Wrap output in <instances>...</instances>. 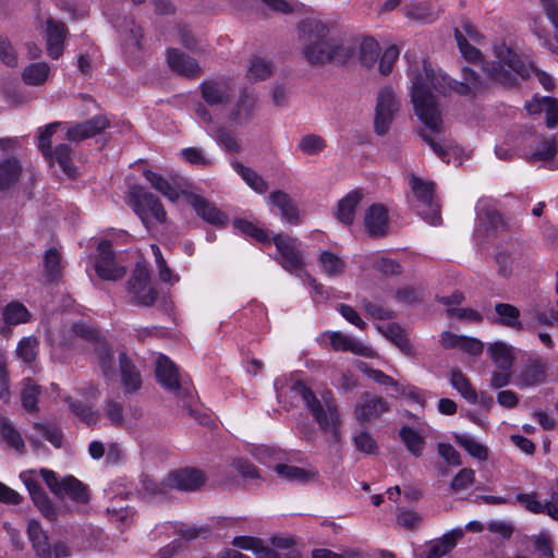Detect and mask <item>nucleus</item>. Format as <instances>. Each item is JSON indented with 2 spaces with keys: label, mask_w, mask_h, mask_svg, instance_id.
<instances>
[{
  "label": "nucleus",
  "mask_w": 558,
  "mask_h": 558,
  "mask_svg": "<svg viewBox=\"0 0 558 558\" xmlns=\"http://www.w3.org/2000/svg\"><path fill=\"white\" fill-rule=\"evenodd\" d=\"M408 75L411 81V100L417 118L433 132L442 130L441 109L437 96L446 95L453 89L460 95L476 92L482 83L478 75L469 68L463 69L465 82L459 83L449 80L442 73H436L425 59H414L409 63Z\"/></svg>",
  "instance_id": "f257e3e1"
},
{
  "label": "nucleus",
  "mask_w": 558,
  "mask_h": 558,
  "mask_svg": "<svg viewBox=\"0 0 558 558\" xmlns=\"http://www.w3.org/2000/svg\"><path fill=\"white\" fill-rule=\"evenodd\" d=\"M292 390L302 398L306 410L317 423L319 429L328 436V441L340 440L341 417L337 400L329 389L314 392L302 381H295Z\"/></svg>",
  "instance_id": "f03ea898"
},
{
  "label": "nucleus",
  "mask_w": 558,
  "mask_h": 558,
  "mask_svg": "<svg viewBox=\"0 0 558 558\" xmlns=\"http://www.w3.org/2000/svg\"><path fill=\"white\" fill-rule=\"evenodd\" d=\"M495 56L498 59L497 62L487 63L483 66V71L492 80L511 86L515 83V74L522 78L534 74L545 89L554 87V80L549 74L532 64H524L519 56L505 44L495 46Z\"/></svg>",
  "instance_id": "7ed1b4c3"
},
{
  "label": "nucleus",
  "mask_w": 558,
  "mask_h": 558,
  "mask_svg": "<svg viewBox=\"0 0 558 558\" xmlns=\"http://www.w3.org/2000/svg\"><path fill=\"white\" fill-rule=\"evenodd\" d=\"M299 37L303 41V52L312 64H322L340 59L343 49L336 43L327 40L328 26L317 19H305L299 24Z\"/></svg>",
  "instance_id": "20e7f679"
},
{
  "label": "nucleus",
  "mask_w": 558,
  "mask_h": 558,
  "mask_svg": "<svg viewBox=\"0 0 558 558\" xmlns=\"http://www.w3.org/2000/svg\"><path fill=\"white\" fill-rule=\"evenodd\" d=\"M130 201L135 214L141 218L146 228H149L153 223H163L166 221L167 213L159 197L143 186H132Z\"/></svg>",
  "instance_id": "39448f33"
},
{
  "label": "nucleus",
  "mask_w": 558,
  "mask_h": 558,
  "mask_svg": "<svg viewBox=\"0 0 558 558\" xmlns=\"http://www.w3.org/2000/svg\"><path fill=\"white\" fill-rule=\"evenodd\" d=\"M272 242L280 255L278 262L282 268L302 278L307 271L304 269L305 260L301 243L296 239L283 234L275 235Z\"/></svg>",
  "instance_id": "423d86ee"
},
{
  "label": "nucleus",
  "mask_w": 558,
  "mask_h": 558,
  "mask_svg": "<svg viewBox=\"0 0 558 558\" xmlns=\"http://www.w3.org/2000/svg\"><path fill=\"white\" fill-rule=\"evenodd\" d=\"M128 292L131 302L135 305L150 306L157 299V291L150 283V275L147 267L137 265L128 280Z\"/></svg>",
  "instance_id": "0eeeda50"
},
{
  "label": "nucleus",
  "mask_w": 558,
  "mask_h": 558,
  "mask_svg": "<svg viewBox=\"0 0 558 558\" xmlns=\"http://www.w3.org/2000/svg\"><path fill=\"white\" fill-rule=\"evenodd\" d=\"M409 185L423 206L427 207V210H422L420 214L430 225L437 226L441 221L439 209L434 204V189L435 184L432 181H424L415 174L409 175Z\"/></svg>",
  "instance_id": "6e6552de"
},
{
  "label": "nucleus",
  "mask_w": 558,
  "mask_h": 558,
  "mask_svg": "<svg viewBox=\"0 0 558 558\" xmlns=\"http://www.w3.org/2000/svg\"><path fill=\"white\" fill-rule=\"evenodd\" d=\"M72 331L84 339L95 341L94 351L96 353L98 364L102 374L110 378L113 376L112 366V352L107 342L98 339V332L84 323H75L72 326Z\"/></svg>",
  "instance_id": "1a4fd4ad"
},
{
  "label": "nucleus",
  "mask_w": 558,
  "mask_h": 558,
  "mask_svg": "<svg viewBox=\"0 0 558 558\" xmlns=\"http://www.w3.org/2000/svg\"><path fill=\"white\" fill-rule=\"evenodd\" d=\"M476 221L477 225L474 233L477 236H490L504 228L502 218L489 198L478 199L476 204Z\"/></svg>",
  "instance_id": "9d476101"
},
{
  "label": "nucleus",
  "mask_w": 558,
  "mask_h": 558,
  "mask_svg": "<svg viewBox=\"0 0 558 558\" xmlns=\"http://www.w3.org/2000/svg\"><path fill=\"white\" fill-rule=\"evenodd\" d=\"M399 110V101L390 87H384L378 92L375 111V131L379 135L387 133L396 112Z\"/></svg>",
  "instance_id": "9b49d317"
},
{
  "label": "nucleus",
  "mask_w": 558,
  "mask_h": 558,
  "mask_svg": "<svg viewBox=\"0 0 558 558\" xmlns=\"http://www.w3.org/2000/svg\"><path fill=\"white\" fill-rule=\"evenodd\" d=\"M156 377L168 392L181 399L187 397V389L182 383L177 366L165 355H159L156 360Z\"/></svg>",
  "instance_id": "f8f14e48"
},
{
  "label": "nucleus",
  "mask_w": 558,
  "mask_h": 558,
  "mask_svg": "<svg viewBox=\"0 0 558 558\" xmlns=\"http://www.w3.org/2000/svg\"><path fill=\"white\" fill-rule=\"evenodd\" d=\"M206 480L203 471L195 468H183L171 471L166 477V485L182 492H195L205 485Z\"/></svg>",
  "instance_id": "ddd939ff"
},
{
  "label": "nucleus",
  "mask_w": 558,
  "mask_h": 558,
  "mask_svg": "<svg viewBox=\"0 0 558 558\" xmlns=\"http://www.w3.org/2000/svg\"><path fill=\"white\" fill-rule=\"evenodd\" d=\"M95 270L104 280H119L126 272L125 267L116 262L111 244L108 241H102L98 245Z\"/></svg>",
  "instance_id": "4468645a"
},
{
  "label": "nucleus",
  "mask_w": 558,
  "mask_h": 558,
  "mask_svg": "<svg viewBox=\"0 0 558 558\" xmlns=\"http://www.w3.org/2000/svg\"><path fill=\"white\" fill-rule=\"evenodd\" d=\"M104 414L113 426L126 429L133 428L143 415L140 408L130 407L124 410L121 403L111 399L106 401Z\"/></svg>",
  "instance_id": "2eb2a0df"
},
{
  "label": "nucleus",
  "mask_w": 558,
  "mask_h": 558,
  "mask_svg": "<svg viewBox=\"0 0 558 558\" xmlns=\"http://www.w3.org/2000/svg\"><path fill=\"white\" fill-rule=\"evenodd\" d=\"M390 410L388 401L376 395L364 393L356 404L354 415L360 422H373Z\"/></svg>",
  "instance_id": "dca6fc26"
},
{
  "label": "nucleus",
  "mask_w": 558,
  "mask_h": 558,
  "mask_svg": "<svg viewBox=\"0 0 558 558\" xmlns=\"http://www.w3.org/2000/svg\"><path fill=\"white\" fill-rule=\"evenodd\" d=\"M202 98L209 106L225 105L230 101L233 88L228 78L206 80L199 85Z\"/></svg>",
  "instance_id": "f3484780"
},
{
  "label": "nucleus",
  "mask_w": 558,
  "mask_h": 558,
  "mask_svg": "<svg viewBox=\"0 0 558 558\" xmlns=\"http://www.w3.org/2000/svg\"><path fill=\"white\" fill-rule=\"evenodd\" d=\"M143 177L154 190L172 203L177 202L184 193L181 181L175 177L168 180L160 173L150 169H144Z\"/></svg>",
  "instance_id": "a211bd4d"
},
{
  "label": "nucleus",
  "mask_w": 558,
  "mask_h": 558,
  "mask_svg": "<svg viewBox=\"0 0 558 558\" xmlns=\"http://www.w3.org/2000/svg\"><path fill=\"white\" fill-rule=\"evenodd\" d=\"M364 226L372 238H384L389 232L388 209L383 204H373L366 209Z\"/></svg>",
  "instance_id": "6ab92c4d"
},
{
  "label": "nucleus",
  "mask_w": 558,
  "mask_h": 558,
  "mask_svg": "<svg viewBox=\"0 0 558 558\" xmlns=\"http://www.w3.org/2000/svg\"><path fill=\"white\" fill-rule=\"evenodd\" d=\"M167 63L173 72L185 77L192 78L202 74V69L197 61L175 48L167 50Z\"/></svg>",
  "instance_id": "aec40b11"
},
{
  "label": "nucleus",
  "mask_w": 558,
  "mask_h": 558,
  "mask_svg": "<svg viewBox=\"0 0 558 558\" xmlns=\"http://www.w3.org/2000/svg\"><path fill=\"white\" fill-rule=\"evenodd\" d=\"M109 125L105 116H95L92 119L74 124L66 131V138L71 142H81L102 132Z\"/></svg>",
  "instance_id": "412c9836"
},
{
  "label": "nucleus",
  "mask_w": 558,
  "mask_h": 558,
  "mask_svg": "<svg viewBox=\"0 0 558 558\" xmlns=\"http://www.w3.org/2000/svg\"><path fill=\"white\" fill-rule=\"evenodd\" d=\"M378 331L391 341L404 355L415 357L417 351L408 337L405 330L396 323H389L377 327Z\"/></svg>",
  "instance_id": "4be33fe9"
},
{
  "label": "nucleus",
  "mask_w": 558,
  "mask_h": 558,
  "mask_svg": "<svg viewBox=\"0 0 558 558\" xmlns=\"http://www.w3.org/2000/svg\"><path fill=\"white\" fill-rule=\"evenodd\" d=\"M439 342L445 349H460L475 356L482 354L484 350V343L481 340L450 331H444L440 335Z\"/></svg>",
  "instance_id": "5701e85b"
},
{
  "label": "nucleus",
  "mask_w": 558,
  "mask_h": 558,
  "mask_svg": "<svg viewBox=\"0 0 558 558\" xmlns=\"http://www.w3.org/2000/svg\"><path fill=\"white\" fill-rule=\"evenodd\" d=\"M326 336L329 338L330 344L336 351H350L354 354L366 357L375 356V352L371 347L353 339L348 335L339 331H329L326 333Z\"/></svg>",
  "instance_id": "b1692460"
},
{
  "label": "nucleus",
  "mask_w": 558,
  "mask_h": 558,
  "mask_svg": "<svg viewBox=\"0 0 558 558\" xmlns=\"http://www.w3.org/2000/svg\"><path fill=\"white\" fill-rule=\"evenodd\" d=\"M66 36V27L65 25L53 19L47 20V28H46V44L48 54L58 59L62 56L64 50V39Z\"/></svg>",
  "instance_id": "393cba45"
},
{
  "label": "nucleus",
  "mask_w": 558,
  "mask_h": 558,
  "mask_svg": "<svg viewBox=\"0 0 558 558\" xmlns=\"http://www.w3.org/2000/svg\"><path fill=\"white\" fill-rule=\"evenodd\" d=\"M530 148L525 150V157L531 161H546L557 154V145L554 138L538 137L531 135L527 138Z\"/></svg>",
  "instance_id": "a878e982"
},
{
  "label": "nucleus",
  "mask_w": 558,
  "mask_h": 558,
  "mask_svg": "<svg viewBox=\"0 0 558 558\" xmlns=\"http://www.w3.org/2000/svg\"><path fill=\"white\" fill-rule=\"evenodd\" d=\"M464 536V530L461 527L452 529L441 537L435 539L427 546L425 558H441L450 553L458 541Z\"/></svg>",
  "instance_id": "bb28decb"
},
{
  "label": "nucleus",
  "mask_w": 558,
  "mask_h": 558,
  "mask_svg": "<svg viewBox=\"0 0 558 558\" xmlns=\"http://www.w3.org/2000/svg\"><path fill=\"white\" fill-rule=\"evenodd\" d=\"M525 108L530 114H536L542 111L545 112L546 125L549 129L555 128L558 124V101L551 97H535L532 101L525 105Z\"/></svg>",
  "instance_id": "cd10ccee"
},
{
  "label": "nucleus",
  "mask_w": 558,
  "mask_h": 558,
  "mask_svg": "<svg viewBox=\"0 0 558 558\" xmlns=\"http://www.w3.org/2000/svg\"><path fill=\"white\" fill-rule=\"evenodd\" d=\"M192 206L202 219L211 225L225 226L228 221V217L220 211L215 204L209 203L201 196H193Z\"/></svg>",
  "instance_id": "c85d7f7f"
},
{
  "label": "nucleus",
  "mask_w": 558,
  "mask_h": 558,
  "mask_svg": "<svg viewBox=\"0 0 558 558\" xmlns=\"http://www.w3.org/2000/svg\"><path fill=\"white\" fill-rule=\"evenodd\" d=\"M269 201L281 213V217L291 225H298L301 221L300 213L296 205L290 196L282 191H275L270 193Z\"/></svg>",
  "instance_id": "c756f323"
},
{
  "label": "nucleus",
  "mask_w": 558,
  "mask_h": 558,
  "mask_svg": "<svg viewBox=\"0 0 558 558\" xmlns=\"http://www.w3.org/2000/svg\"><path fill=\"white\" fill-rule=\"evenodd\" d=\"M320 272L327 278H338L344 274L347 264L344 259L330 251H323L317 257Z\"/></svg>",
  "instance_id": "7c9ffc66"
},
{
  "label": "nucleus",
  "mask_w": 558,
  "mask_h": 558,
  "mask_svg": "<svg viewBox=\"0 0 558 558\" xmlns=\"http://www.w3.org/2000/svg\"><path fill=\"white\" fill-rule=\"evenodd\" d=\"M27 535L33 544L37 558H52L48 537L36 520H31L28 522Z\"/></svg>",
  "instance_id": "2f4dec72"
},
{
  "label": "nucleus",
  "mask_w": 558,
  "mask_h": 558,
  "mask_svg": "<svg viewBox=\"0 0 558 558\" xmlns=\"http://www.w3.org/2000/svg\"><path fill=\"white\" fill-rule=\"evenodd\" d=\"M22 165L14 158H5L0 161V191L14 186L22 177Z\"/></svg>",
  "instance_id": "473e14b6"
},
{
  "label": "nucleus",
  "mask_w": 558,
  "mask_h": 558,
  "mask_svg": "<svg viewBox=\"0 0 558 558\" xmlns=\"http://www.w3.org/2000/svg\"><path fill=\"white\" fill-rule=\"evenodd\" d=\"M121 383L126 392H135L142 386V377L135 365L124 353L119 356Z\"/></svg>",
  "instance_id": "72a5a7b5"
},
{
  "label": "nucleus",
  "mask_w": 558,
  "mask_h": 558,
  "mask_svg": "<svg viewBox=\"0 0 558 558\" xmlns=\"http://www.w3.org/2000/svg\"><path fill=\"white\" fill-rule=\"evenodd\" d=\"M546 376V365L541 360H534L529 363L519 376L518 385L520 388L532 387L544 381Z\"/></svg>",
  "instance_id": "f704fd0d"
},
{
  "label": "nucleus",
  "mask_w": 558,
  "mask_h": 558,
  "mask_svg": "<svg viewBox=\"0 0 558 558\" xmlns=\"http://www.w3.org/2000/svg\"><path fill=\"white\" fill-rule=\"evenodd\" d=\"M78 504H86L89 499L88 488L74 476H66L61 481L60 494Z\"/></svg>",
  "instance_id": "c9c22d12"
},
{
  "label": "nucleus",
  "mask_w": 558,
  "mask_h": 558,
  "mask_svg": "<svg viewBox=\"0 0 558 558\" xmlns=\"http://www.w3.org/2000/svg\"><path fill=\"white\" fill-rule=\"evenodd\" d=\"M361 199L362 195L359 191H352L347 194L338 203L336 213L337 219L344 225H351L355 218V208L360 204Z\"/></svg>",
  "instance_id": "e433bc0d"
},
{
  "label": "nucleus",
  "mask_w": 558,
  "mask_h": 558,
  "mask_svg": "<svg viewBox=\"0 0 558 558\" xmlns=\"http://www.w3.org/2000/svg\"><path fill=\"white\" fill-rule=\"evenodd\" d=\"M487 353L498 368L502 371H508L511 368L514 356L512 353V348L505 342L497 341L489 344Z\"/></svg>",
  "instance_id": "4c0bfd02"
},
{
  "label": "nucleus",
  "mask_w": 558,
  "mask_h": 558,
  "mask_svg": "<svg viewBox=\"0 0 558 558\" xmlns=\"http://www.w3.org/2000/svg\"><path fill=\"white\" fill-rule=\"evenodd\" d=\"M495 312L499 316L498 323L502 326L521 330L523 328L520 322V311L512 304L497 303L495 305Z\"/></svg>",
  "instance_id": "58836bf2"
},
{
  "label": "nucleus",
  "mask_w": 558,
  "mask_h": 558,
  "mask_svg": "<svg viewBox=\"0 0 558 558\" xmlns=\"http://www.w3.org/2000/svg\"><path fill=\"white\" fill-rule=\"evenodd\" d=\"M232 168L255 192L263 194L268 190L267 182L253 169L244 166L239 161L233 162Z\"/></svg>",
  "instance_id": "ea45409f"
},
{
  "label": "nucleus",
  "mask_w": 558,
  "mask_h": 558,
  "mask_svg": "<svg viewBox=\"0 0 558 558\" xmlns=\"http://www.w3.org/2000/svg\"><path fill=\"white\" fill-rule=\"evenodd\" d=\"M272 72L274 65L269 60L262 57H253L250 61L246 76L250 81L257 82L269 78Z\"/></svg>",
  "instance_id": "a19ab883"
},
{
  "label": "nucleus",
  "mask_w": 558,
  "mask_h": 558,
  "mask_svg": "<svg viewBox=\"0 0 558 558\" xmlns=\"http://www.w3.org/2000/svg\"><path fill=\"white\" fill-rule=\"evenodd\" d=\"M399 436L411 454L416 458L423 454L425 439L415 429L409 426H403L399 432Z\"/></svg>",
  "instance_id": "79ce46f5"
},
{
  "label": "nucleus",
  "mask_w": 558,
  "mask_h": 558,
  "mask_svg": "<svg viewBox=\"0 0 558 558\" xmlns=\"http://www.w3.org/2000/svg\"><path fill=\"white\" fill-rule=\"evenodd\" d=\"M451 386L470 403L477 402V393L466 376L459 369L452 371L450 376Z\"/></svg>",
  "instance_id": "37998d69"
},
{
  "label": "nucleus",
  "mask_w": 558,
  "mask_h": 558,
  "mask_svg": "<svg viewBox=\"0 0 558 558\" xmlns=\"http://www.w3.org/2000/svg\"><path fill=\"white\" fill-rule=\"evenodd\" d=\"M31 314L20 302H10L2 310V319L7 325H19L28 322Z\"/></svg>",
  "instance_id": "c03bdc74"
},
{
  "label": "nucleus",
  "mask_w": 558,
  "mask_h": 558,
  "mask_svg": "<svg viewBox=\"0 0 558 558\" xmlns=\"http://www.w3.org/2000/svg\"><path fill=\"white\" fill-rule=\"evenodd\" d=\"M0 435L2 440H4L8 444V446H10L11 448L19 452L24 451V440L19 430L13 426V424L8 418H0Z\"/></svg>",
  "instance_id": "a18cd8bd"
},
{
  "label": "nucleus",
  "mask_w": 558,
  "mask_h": 558,
  "mask_svg": "<svg viewBox=\"0 0 558 558\" xmlns=\"http://www.w3.org/2000/svg\"><path fill=\"white\" fill-rule=\"evenodd\" d=\"M274 471L284 481L305 483L310 480L311 473L306 470L287 463H276Z\"/></svg>",
  "instance_id": "49530a36"
},
{
  "label": "nucleus",
  "mask_w": 558,
  "mask_h": 558,
  "mask_svg": "<svg viewBox=\"0 0 558 558\" xmlns=\"http://www.w3.org/2000/svg\"><path fill=\"white\" fill-rule=\"evenodd\" d=\"M404 14L409 19L420 22H432L435 20L433 5L428 1L412 2L404 8Z\"/></svg>",
  "instance_id": "de8ad7c7"
},
{
  "label": "nucleus",
  "mask_w": 558,
  "mask_h": 558,
  "mask_svg": "<svg viewBox=\"0 0 558 558\" xmlns=\"http://www.w3.org/2000/svg\"><path fill=\"white\" fill-rule=\"evenodd\" d=\"M50 68L46 62L32 63L23 71V81L28 85H41L46 82Z\"/></svg>",
  "instance_id": "09e8293b"
},
{
  "label": "nucleus",
  "mask_w": 558,
  "mask_h": 558,
  "mask_svg": "<svg viewBox=\"0 0 558 558\" xmlns=\"http://www.w3.org/2000/svg\"><path fill=\"white\" fill-rule=\"evenodd\" d=\"M48 160H56L66 175L73 177L75 174V167L72 162V149L69 145H58L54 149H52V158Z\"/></svg>",
  "instance_id": "8fccbe9b"
},
{
  "label": "nucleus",
  "mask_w": 558,
  "mask_h": 558,
  "mask_svg": "<svg viewBox=\"0 0 558 558\" xmlns=\"http://www.w3.org/2000/svg\"><path fill=\"white\" fill-rule=\"evenodd\" d=\"M380 48L374 38H365L360 46V60L363 65L373 66L379 57Z\"/></svg>",
  "instance_id": "3c124183"
},
{
  "label": "nucleus",
  "mask_w": 558,
  "mask_h": 558,
  "mask_svg": "<svg viewBox=\"0 0 558 558\" xmlns=\"http://www.w3.org/2000/svg\"><path fill=\"white\" fill-rule=\"evenodd\" d=\"M38 345L39 342L35 337H24L17 344L16 354L23 362L31 364L38 354Z\"/></svg>",
  "instance_id": "603ef678"
},
{
  "label": "nucleus",
  "mask_w": 558,
  "mask_h": 558,
  "mask_svg": "<svg viewBox=\"0 0 558 558\" xmlns=\"http://www.w3.org/2000/svg\"><path fill=\"white\" fill-rule=\"evenodd\" d=\"M74 413L82 422L87 425H95L98 422V414L90 407L82 403L81 401L73 400L71 397L65 400Z\"/></svg>",
  "instance_id": "864d4df0"
},
{
  "label": "nucleus",
  "mask_w": 558,
  "mask_h": 558,
  "mask_svg": "<svg viewBox=\"0 0 558 558\" xmlns=\"http://www.w3.org/2000/svg\"><path fill=\"white\" fill-rule=\"evenodd\" d=\"M44 266L48 280L53 281L61 276V256L57 250L50 248L46 252Z\"/></svg>",
  "instance_id": "5fc2aeb1"
},
{
  "label": "nucleus",
  "mask_w": 558,
  "mask_h": 558,
  "mask_svg": "<svg viewBox=\"0 0 558 558\" xmlns=\"http://www.w3.org/2000/svg\"><path fill=\"white\" fill-rule=\"evenodd\" d=\"M457 442L464 448L472 457L478 460L487 459V449L469 435H456Z\"/></svg>",
  "instance_id": "6e6d98bb"
},
{
  "label": "nucleus",
  "mask_w": 558,
  "mask_h": 558,
  "mask_svg": "<svg viewBox=\"0 0 558 558\" xmlns=\"http://www.w3.org/2000/svg\"><path fill=\"white\" fill-rule=\"evenodd\" d=\"M59 125H61L60 122L50 123L38 135L37 147L46 159L52 158L51 138Z\"/></svg>",
  "instance_id": "4d7b16f0"
},
{
  "label": "nucleus",
  "mask_w": 558,
  "mask_h": 558,
  "mask_svg": "<svg viewBox=\"0 0 558 558\" xmlns=\"http://www.w3.org/2000/svg\"><path fill=\"white\" fill-rule=\"evenodd\" d=\"M33 502L38 508L40 513L48 520L54 521L57 519V510L47 494L41 489L33 493L31 496Z\"/></svg>",
  "instance_id": "13d9d810"
},
{
  "label": "nucleus",
  "mask_w": 558,
  "mask_h": 558,
  "mask_svg": "<svg viewBox=\"0 0 558 558\" xmlns=\"http://www.w3.org/2000/svg\"><path fill=\"white\" fill-rule=\"evenodd\" d=\"M325 147V140L316 134L303 136L298 144V148L306 155H317L323 151Z\"/></svg>",
  "instance_id": "bf43d9fd"
},
{
  "label": "nucleus",
  "mask_w": 558,
  "mask_h": 558,
  "mask_svg": "<svg viewBox=\"0 0 558 558\" xmlns=\"http://www.w3.org/2000/svg\"><path fill=\"white\" fill-rule=\"evenodd\" d=\"M454 37L461 54L470 62L481 61L482 53L464 37L462 31L456 28Z\"/></svg>",
  "instance_id": "052dcab7"
},
{
  "label": "nucleus",
  "mask_w": 558,
  "mask_h": 558,
  "mask_svg": "<svg viewBox=\"0 0 558 558\" xmlns=\"http://www.w3.org/2000/svg\"><path fill=\"white\" fill-rule=\"evenodd\" d=\"M253 454L260 463L272 470L274 465L276 463H280L283 457V453L280 450L266 446L255 448Z\"/></svg>",
  "instance_id": "680f3d73"
},
{
  "label": "nucleus",
  "mask_w": 558,
  "mask_h": 558,
  "mask_svg": "<svg viewBox=\"0 0 558 558\" xmlns=\"http://www.w3.org/2000/svg\"><path fill=\"white\" fill-rule=\"evenodd\" d=\"M233 225L234 228L240 230L242 233L247 234L262 243H269L270 241L267 232L251 221L244 219H235Z\"/></svg>",
  "instance_id": "e2e57ef3"
},
{
  "label": "nucleus",
  "mask_w": 558,
  "mask_h": 558,
  "mask_svg": "<svg viewBox=\"0 0 558 558\" xmlns=\"http://www.w3.org/2000/svg\"><path fill=\"white\" fill-rule=\"evenodd\" d=\"M39 395L38 387L31 379L24 381V388L21 393L22 404L25 410L33 412L37 410V399Z\"/></svg>",
  "instance_id": "0e129e2a"
},
{
  "label": "nucleus",
  "mask_w": 558,
  "mask_h": 558,
  "mask_svg": "<svg viewBox=\"0 0 558 558\" xmlns=\"http://www.w3.org/2000/svg\"><path fill=\"white\" fill-rule=\"evenodd\" d=\"M515 502L522 506L526 511L539 514L542 513V501L537 493L518 494L514 497Z\"/></svg>",
  "instance_id": "69168bd1"
},
{
  "label": "nucleus",
  "mask_w": 558,
  "mask_h": 558,
  "mask_svg": "<svg viewBox=\"0 0 558 558\" xmlns=\"http://www.w3.org/2000/svg\"><path fill=\"white\" fill-rule=\"evenodd\" d=\"M34 429H36L40 436L51 442L54 447L61 446L62 435L56 425L49 423H35Z\"/></svg>",
  "instance_id": "338daca9"
},
{
  "label": "nucleus",
  "mask_w": 558,
  "mask_h": 558,
  "mask_svg": "<svg viewBox=\"0 0 558 558\" xmlns=\"http://www.w3.org/2000/svg\"><path fill=\"white\" fill-rule=\"evenodd\" d=\"M360 369L364 372L375 383L384 386H391L395 388L397 392L400 391L399 384L392 377L388 376L384 372L371 368L364 363L361 364Z\"/></svg>",
  "instance_id": "774afa93"
}]
</instances>
